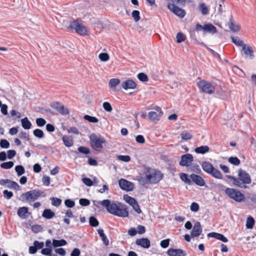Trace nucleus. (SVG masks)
Wrapping results in <instances>:
<instances>
[{
  "mask_svg": "<svg viewBox=\"0 0 256 256\" xmlns=\"http://www.w3.org/2000/svg\"><path fill=\"white\" fill-rule=\"evenodd\" d=\"M98 57L101 61L104 62L108 61L110 58L108 54L105 52L100 53Z\"/></svg>",
  "mask_w": 256,
  "mask_h": 256,
  "instance_id": "obj_58",
  "label": "nucleus"
},
{
  "mask_svg": "<svg viewBox=\"0 0 256 256\" xmlns=\"http://www.w3.org/2000/svg\"><path fill=\"white\" fill-rule=\"evenodd\" d=\"M50 106L56 110L62 115H68L70 114L68 109L64 105H61L60 102H56L50 104Z\"/></svg>",
  "mask_w": 256,
  "mask_h": 256,
  "instance_id": "obj_14",
  "label": "nucleus"
},
{
  "mask_svg": "<svg viewBox=\"0 0 256 256\" xmlns=\"http://www.w3.org/2000/svg\"><path fill=\"white\" fill-rule=\"evenodd\" d=\"M104 110L108 112H111L112 110V106L110 102H104L102 104Z\"/></svg>",
  "mask_w": 256,
  "mask_h": 256,
  "instance_id": "obj_63",
  "label": "nucleus"
},
{
  "mask_svg": "<svg viewBox=\"0 0 256 256\" xmlns=\"http://www.w3.org/2000/svg\"><path fill=\"white\" fill-rule=\"evenodd\" d=\"M15 171L18 176H20L25 172V169L22 165H18L15 166Z\"/></svg>",
  "mask_w": 256,
  "mask_h": 256,
  "instance_id": "obj_36",
  "label": "nucleus"
},
{
  "mask_svg": "<svg viewBox=\"0 0 256 256\" xmlns=\"http://www.w3.org/2000/svg\"><path fill=\"white\" fill-rule=\"evenodd\" d=\"M202 30L203 31L204 34L208 32L210 34H214L217 32L216 28L211 24H206L202 26L200 24L197 23L196 24L194 29L190 30L189 32L190 40L194 44L205 46V44L203 42L198 40L196 34V31Z\"/></svg>",
  "mask_w": 256,
  "mask_h": 256,
  "instance_id": "obj_2",
  "label": "nucleus"
},
{
  "mask_svg": "<svg viewBox=\"0 0 256 256\" xmlns=\"http://www.w3.org/2000/svg\"><path fill=\"white\" fill-rule=\"evenodd\" d=\"M118 184L122 190L130 192L134 190V184L126 180L120 179L118 182Z\"/></svg>",
  "mask_w": 256,
  "mask_h": 256,
  "instance_id": "obj_13",
  "label": "nucleus"
},
{
  "mask_svg": "<svg viewBox=\"0 0 256 256\" xmlns=\"http://www.w3.org/2000/svg\"><path fill=\"white\" fill-rule=\"evenodd\" d=\"M32 230L33 232L37 234L42 231V227L38 224H35L32 226Z\"/></svg>",
  "mask_w": 256,
  "mask_h": 256,
  "instance_id": "obj_56",
  "label": "nucleus"
},
{
  "mask_svg": "<svg viewBox=\"0 0 256 256\" xmlns=\"http://www.w3.org/2000/svg\"><path fill=\"white\" fill-rule=\"evenodd\" d=\"M28 212V208L23 206L20 208L18 210V215L21 218H25L26 217V214Z\"/></svg>",
  "mask_w": 256,
  "mask_h": 256,
  "instance_id": "obj_31",
  "label": "nucleus"
},
{
  "mask_svg": "<svg viewBox=\"0 0 256 256\" xmlns=\"http://www.w3.org/2000/svg\"><path fill=\"white\" fill-rule=\"evenodd\" d=\"M79 24H80L78 22V20H74L70 22L69 26H68V28L72 30H74L76 31Z\"/></svg>",
  "mask_w": 256,
  "mask_h": 256,
  "instance_id": "obj_49",
  "label": "nucleus"
},
{
  "mask_svg": "<svg viewBox=\"0 0 256 256\" xmlns=\"http://www.w3.org/2000/svg\"><path fill=\"white\" fill-rule=\"evenodd\" d=\"M154 111H150L148 113V118L152 121H158L162 116L164 113L162 108L156 106L153 108Z\"/></svg>",
  "mask_w": 256,
  "mask_h": 256,
  "instance_id": "obj_9",
  "label": "nucleus"
},
{
  "mask_svg": "<svg viewBox=\"0 0 256 256\" xmlns=\"http://www.w3.org/2000/svg\"><path fill=\"white\" fill-rule=\"evenodd\" d=\"M50 200L52 201V204L54 206H59L62 202V200L58 198L52 197Z\"/></svg>",
  "mask_w": 256,
  "mask_h": 256,
  "instance_id": "obj_41",
  "label": "nucleus"
},
{
  "mask_svg": "<svg viewBox=\"0 0 256 256\" xmlns=\"http://www.w3.org/2000/svg\"><path fill=\"white\" fill-rule=\"evenodd\" d=\"M10 146L9 142L6 139H2L0 140V147L2 148H8Z\"/></svg>",
  "mask_w": 256,
  "mask_h": 256,
  "instance_id": "obj_50",
  "label": "nucleus"
},
{
  "mask_svg": "<svg viewBox=\"0 0 256 256\" xmlns=\"http://www.w3.org/2000/svg\"><path fill=\"white\" fill-rule=\"evenodd\" d=\"M168 8L176 15L178 16L180 18H183L186 16V12L184 10L180 8L177 6V5H175L173 4H168Z\"/></svg>",
  "mask_w": 256,
  "mask_h": 256,
  "instance_id": "obj_12",
  "label": "nucleus"
},
{
  "mask_svg": "<svg viewBox=\"0 0 256 256\" xmlns=\"http://www.w3.org/2000/svg\"><path fill=\"white\" fill-rule=\"evenodd\" d=\"M182 140H188L192 138V135L188 132L184 131L180 134Z\"/></svg>",
  "mask_w": 256,
  "mask_h": 256,
  "instance_id": "obj_47",
  "label": "nucleus"
},
{
  "mask_svg": "<svg viewBox=\"0 0 256 256\" xmlns=\"http://www.w3.org/2000/svg\"><path fill=\"white\" fill-rule=\"evenodd\" d=\"M144 175V176H137L138 180L140 184H142V186L147 184V180H146V174Z\"/></svg>",
  "mask_w": 256,
  "mask_h": 256,
  "instance_id": "obj_59",
  "label": "nucleus"
},
{
  "mask_svg": "<svg viewBox=\"0 0 256 256\" xmlns=\"http://www.w3.org/2000/svg\"><path fill=\"white\" fill-rule=\"evenodd\" d=\"M54 212L50 209L46 208L43 211L42 216L46 219L50 220L54 216Z\"/></svg>",
  "mask_w": 256,
  "mask_h": 256,
  "instance_id": "obj_28",
  "label": "nucleus"
},
{
  "mask_svg": "<svg viewBox=\"0 0 256 256\" xmlns=\"http://www.w3.org/2000/svg\"><path fill=\"white\" fill-rule=\"evenodd\" d=\"M83 183L88 186H91L93 185L92 180L88 178H82Z\"/></svg>",
  "mask_w": 256,
  "mask_h": 256,
  "instance_id": "obj_62",
  "label": "nucleus"
},
{
  "mask_svg": "<svg viewBox=\"0 0 256 256\" xmlns=\"http://www.w3.org/2000/svg\"><path fill=\"white\" fill-rule=\"evenodd\" d=\"M208 237L215 238L216 239L220 240L224 242H228V239L223 234L216 232H211L208 233Z\"/></svg>",
  "mask_w": 256,
  "mask_h": 256,
  "instance_id": "obj_22",
  "label": "nucleus"
},
{
  "mask_svg": "<svg viewBox=\"0 0 256 256\" xmlns=\"http://www.w3.org/2000/svg\"><path fill=\"white\" fill-rule=\"evenodd\" d=\"M89 224L91 226L96 227L99 225V222L94 216H91L89 218Z\"/></svg>",
  "mask_w": 256,
  "mask_h": 256,
  "instance_id": "obj_38",
  "label": "nucleus"
},
{
  "mask_svg": "<svg viewBox=\"0 0 256 256\" xmlns=\"http://www.w3.org/2000/svg\"><path fill=\"white\" fill-rule=\"evenodd\" d=\"M194 158L192 154H184L182 156L179 164L182 166H188L192 162Z\"/></svg>",
  "mask_w": 256,
  "mask_h": 256,
  "instance_id": "obj_15",
  "label": "nucleus"
},
{
  "mask_svg": "<svg viewBox=\"0 0 256 256\" xmlns=\"http://www.w3.org/2000/svg\"><path fill=\"white\" fill-rule=\"evenodd\" d=\"M238 176L244 185L250 184L252 182L250 174L242 168L240 169L238 172Z\"/></svg>",
  "mask_w": 256,
  "mask_h": 256,
  "instance_id": "obj_11",
  "label": "nucleus"
},
{
  "mask_svg": "<svg viewBox=\"0 0 256 256\" xmlns=\"http://www.w3.org/2000/svg\"><path fill=\"white\" fill-rule=\"evenodd\" d=\"M36 126L38 127L44 126L46 124V120L43 118H37L36 120Z\"/></svg>",
  "mask_w": 256,
  "mask_h": 256,
  "instance_id": "obj_53",
  "label": "nucleus"
},
{
  "mask_svg": "<svg viewBox=\"0 0 256 256\" xmlns=\"http://www.w3.org/2000/svg\"><path fill=\"white\" fill-rule=\"evenodd\" d=\"M200 208L198 204L196 202H192L191 204L190 209L192 212H197Z\"/></svg>",
  "mask_w": 256,
  "mask_h": 256,
  "instance_id": "obj_64",
  "label": "nucleus"
},
{
  "mask_svg": "<svg viewBox=\"0 0 256 256\" xmlns=\"http://www.w3.org/2000/svg\"><path fill=\"white\" fill-rule=\"evenodd\" d=\"M101 205L104 206L106 210L110 214L122 218H127L128 216L129 212L128 207L126 205L118 202L116 204L114 201L110 200H104L102 201H98Z\"/></svg>",
  "mask_w": 256,
  "mask_h": 256,
  "instance_id": "obj_1",
  "label": "nucleus"
},
{
  "mask_svg": "<svg viewBox=\"0 0 256 256\" xmlns=\"http://www.w3.org/2000/svg\"><path fill=\"white\" fill-rule=\"evenodd\" d=\"M191 170L196 172V174H200L202 171L200 168V166L197 164H194L191 166Z\"/></svg>",
  "mask_w": 256,
  "mask_h": 256,
  "instance_id": "obj_61",
  "label": "nucleus"
},
{
  "mask_svg": "<svg viewBox=\"0 0 256 256\" xmlns=\"http://www.w3.org/2000/svg\"><path fill=\"white\" fill-rule=\"evenodd\" d=\"M198 86L203 92L210 94L214 92V87L210 82L205 80H200L198 83Z\"/></svg>",
  "mask_w": 256,
  "mask_h": 256,
  "instance_id": "obj_8",
  "label": "nucleus"
},
{
  "mask_svg": "<svg viewBox=\"0 0 256 256\" xmlns=\"http://www.w3.org/2000/svg\"><path fill=\"white\" fill-rule=\"evenodd\" d=\"M117 158L118 160L124 162H128L130 160V157L128 155H119Z\"/></svg>",
  "mask_w": 256,
  "mask_h": 256,
  "instance_id": "obj_57",
  "label": "nucleus"
},
{
  "mask_svg": "<svg viewBox=\"0 0 256 256\" xmlns=\"http://www.w3.org/2000/svg\"><path fill=\"white\" fill-rule=\"evenodd\" d=\"M225 193L232 199L238 202H243L245 198V196L240 190L228 188L225 190Z\"/></svg>",
  "mask_w": 256,
  "mask_h": 256,
  "instance_id": "obj_6",
  "label": "nucleus"
},
{
  "mask_svg": "<svg viewBox=\"0 0 256 256\" xmlns=\"http://www.w3.org/2000/svg\"><path fill=\"white\" fill-rule=\"evenodd\" d=\"M176 42L178 43H181L186 39V36L182 32H178L176 36Z\"/></svg>",
  "mask_w": 256,
  "mask_h": 256,
  "instance_id": "obj_46",
  "label": "nucleus"
},
{
  "mask_svg": "<svg viewBox=\"0 0 256 256\" xmlns=\"http://www.w3.org/2000/svg\"><path fill=\"white\" fill-rule=\"evenodd\" d=\"M44 246V242L34 240L33 242V246H30L28 248L29 253L30 254H35L38 250H42Z\"/></svg>",
  "mask_w": 256,
  "mask_h": 256,
  "instance_id": "obj_16",
  "label": "nucleus"
},
{
  "mask_svg": "<svg viewBox=\"0 0 256 256\" xmlns=\"http://www.w3.org/2000/svg\"><path fill=\"white\" fill-rule=\"evenodd\" d=\"M64 204L68 208H72L75 206V202L71 199H66L64 200Z\"/></svg>",
  "mask_w": 256,
  "mask_h": 256,
  "instance_id": "obj_55",
  "label": "nucleus"
},
{
  "mask_svg": "<svg viewBox=\"0 0 256 256\" xmlns=\"http://www.w3.org/2000/svg\"><path fill=\"white\" fill-rule=\"evenodd\" d=\"M0 185L6 186L9 188H12L16 190H20V187L16 182L8 179L0 180Z\"/></svg>",
  "mask_w": 256,
  "mask_h": 256,
  "instance_id": "obj_10",
  "label": "nucleus"
},
{
  "mask_svg": "<svg viewBox=\"0 0 256 256\" xmlns=\"http://www.w3.org/2000/svg\"><path fill=\"white\" fill-rule=\"evenodd\" d=\"M228 161L231 164L234 166H238L240 164V160L236 156H230Z\"/></svg>",
  "mask_w": 256,
  "mask_h": 256,
  "instance_id": "obj_44",
  "label": "nucleus"
},
{
  "mask_svg": "<svg viewBox=\"0 0 256 256\" xmlns=\"http://www.w3.org/2000/svg\"><path fill=\"white\" fill-rule=\"evenodd\" d=\"M76 32L78 34L82 36L86 35L88 34L86 28L84 26L80 24H79L77 29L76 30Z\"/></svg>",
  "mask_w": 256,
  "mask_h": 256,
  "instance_id": "obj_33",
  "label": "nucleus"
},
{
  "mask_svg": "<svg viewBox=\"0 0 256 256\" xmlns=\"http://www.w3.org/2000/svg\"><path fill=\"white\" fill-rule=\"evenodd\" d=\"M146 174L147 184H156L158 183L163 178V174L158 170L146 167L144 172Z\"/></svg>",
  "mask_w": 256,
  "mask_h": 256,
  "instance_id": "obj_3",
  "label": "nucleus"
},
{
  "mask_svg": "<svg viewBox=\"0 0 256 256\" xmlns=\"http://www.w3.org/2000/svg\"><path fill=\"white\" fill-rule=\"evenodd\" d=\"M140 12L138 10H134L132 12V16L134 18L136 22H138L140 19Z\"/></svg>",
  "mask_w": 256,
  "mask_h": 256,
  "instance_id": "obj_52",
  "label": "nucleus"
},
{
  "mask_svg": "<svg viewBox=\"0 0 256 256\" xmlns=\"http://www.w3.org/2000/svg\"><path fill=\"white\" fill-rule=\"evenodd\" d=\"M33 134L34 136L38 138H42L44 136V132L40 128L35 129L33 131Z\"/></svg>",
  "mask_w": 256,
  "mask_h": 256,
  "instance_id": "obj_42",
  "label": "nucleus"
},
{
  "mask_svg": "<svg viewBox=\"0 0 256 256\" xmlns=\"http://www.w3.org/2000/svg\"><path fill=\"white\" fill-rule=\"evenodd\" d=\"M232 42L238 46H243L245 44L238 36H232Z\"/></svg>",
  "mask_w": 256,
  "mask_h": 256,
  "instance_id": "obj_37",
  "label": "nucleus"
},
{
  "mask_svg": "<svg viewBox=\"0 0 256 256\" xmlns=\"http://www.w3.org/2000/svg\"><path fill=\"white\" fill-rule=\"evenodd\" d=\"M124 198L126 202L129 204L131 206H132V204H134V202L136 201L134 198L127 194L124 195Z\"/></svg>",
  "mask_w": 256,
  "mask_h": 256,
  "instance_id": "obj_45",
  "label": "nucleus"
},
{
  "mask_svg": "<svg viewBox=\"0 0 256 256\" xmlns=\"http://www.w3.org/2000/svg\"><path fill=\"white\" fill-rule=\"evenodd\" d=\"M78 150L80 153L84 154H90V152L89 148L86 146H79L78 148Z\"/></svg>",
  "mask_w": 256,
  "mask_h": 256,
  "instance_id": "obj_48",
  "label": "nucleus"
},
{
  "mask_svg": "<svg viewBox=\"0 0 256 256\" xmlns=\"http://www.w3.org/2000/svg\"><path fill=\"white\" fill-rule=\"evenodd\" d=\"M67 244L66 241L64 239L60 240L53 239V247L58 248L66 246Z\"/></svg>",
  "mask_w": 256,
  "mask_h": 256,
  "instance_id": "obj_32",
  "label": "nucleus"
},
{
  "mask_svg": "<svg viewBox=\"0 0 256 256\" xmlns=\"http://www.w3.org/2000/svg\"><path fill=\"white\" fill-rule=\"evenodd\" d=\"M202 228L200 223L199 222H196L191 232V236L192 238L199 236L202 232Z\"/></svg>",
  "mask_w": 256,
  "mask_h": 256,
  "instance_id": "obj_19",
  "label": "nucleus"
},
{
  "mask_svg": "<svg viewBox=\"0 0 256 256\" xmlns=\"http://www.w3.org/2000/svg\"><path fill=\"white\" fill-rule=\"evenodd\" d=\"M44 193L40 190L35 189L26 192L22 194L18 200L22 202H31L37 200L38 198Z\"/></svg>",
  "mask_w": 256,
  "mask_h": 256,
  "instance_id": "obj_5",
  "label": "nucleus"
},
{
  "mask_svg": "<svg viewBox=\"0 0 256 256\" xmlns=\"http://www.w3.org/2000/svg\"><path fill=\"white\" fill-rule=\"evenodd\" d=\"M91 146L94 150H99L102 148V144L106 142L105 139L101 136H98L96 134H92L90 136Z\"/></svg>",
  "mask_w": 256,
  "mask_h": 256,
  "instance_id": "obj_7",
  "label": "nucleus"
},
{
  "mask_svg": "<svg viewBox=\"0 0 256 256\" xmlns=\"http://www.w3.org/2000/svg\"><path fill=\"white\" fill-rule=\"evenodd\" d=\"M210 150V148L208 146H202L198 147H196L194 149V152L199 154H205L208 152Z\"/></svg>",
  "mask_w": 256,
  "mask_h": 256,
  "instance_id": "obj_29",
  "label": "nucleus"
},
{
  "mask_svg": "<svg viewBox=\"0 0 256 256\" xmlns=\"http://www.w3.org/2000/svg\"><path fill=\"white\" fill-rule=\"evenodd\" d=\"M90 200L87 198H80L79 200V204L82 206H86L90 204Z\"/></svg>",
  "mask_w": 256,
  "mask_h": 256,
  "instance_id": "obj_54",
  "label": "nucleus"
},
{
  "mask_svg": "<svg viewBox=\"0 0 256 256\" xmlns=\"http://www.w3.org/2000/svg\"><path fill=\"white\" fill-rule=\"evenodd\" d=\"M122 87L125 90L134 89L136 88V83L131 79H128L123 82L121 84Z\"/></svg>",
  "mask_w": 256,
  "mask_h": 256,
  "instance_id": "obj_21",
  "label": "nucleus"
},
{
  "mask_svg": "<svg viewBox=\"0 0 256 256\" xmlns=\"http://www.w3.org/2000/svg\"><path fill=\"white\" fill-rule=\"evenodd\" d=\"M255 223L254 219L252 216H249L246 221V228L248 229H252Z\"/></svg>",
  "mask_w": 256,
  "mask_h": 256,
  "instance_id": "obj_34",
  "label": "nucleus"
},
{
  "mask_svg": "<svg viewBox=\"0 0 256 256\" xmlns=\"http://www.w3.org/2000/svg\"><path fill=\"white\" fill-rule=\"evenodd\" d=\"M228 24L229 28L233 32H238L240 29V26L234 23L232 15L230 16Z\"/></svg>",
  "mask_w": 256,
  "mask_h": 256,
  "instance_id": "obj_26",
  "label": "nucleus"
},
{
  "mask_svg": "<svg viewBox=\"0 0 256 256\" xmlns=\"http://www.w3.org/2000/svg\"><path fill=\"white\" fill-rule=\"evenodd\" d=\"M190 178L192 180V181L197 186H204V180L201 176L198 174H192L190 175Z\"/></svg>",
  "mask_w": 256,
  "mask_h": 256,
  "instance_id": "obj_20",
  "label": "nucleus"
},
{
  "mask_svg": "<svg viewBox=\"0 0 256 256\" xmlns=\"http://www.w3.org/2000/svg\"><path fill=\"white\" fill-rule=\"evenodd\" d=\"M120 80L118 78H111L108 82L110 88L113 91L118 92H119V90H117L116 87L118 85L120 84Z\"/></svg>",
  "mask_w": 256,
  "mask_h": 256,
  "instance_id": "obj_27",
  "label": "nucleus"
},
{
  "mask_svg": "<svg viewBox=\"0 0 256 256\" xmlns=\"http://www.w3.org/2000/svg\"><path fill=\"white\" fill-rule=\"evenodd\" d=\"M136 244L144 248H148L150 246V242L148 238H142L136 240Z\"/></svg>",
  "mask_w": 256,
  "mask_h": 256,
  "instance_id": "obj_17",
  "label": "nucleus"
},
{
  "mask_svg": "<svg viewBox=\"0 0 256 256\" xmlns=\"http://www.w3.org/2000/svg\"><path fill=\"white\" fill-rule=\"evenodd\" d=\"M14 165V163L13 162L9 161V162H4L2 163L0 165V166L2 168L8 170V169H10L12 168Z\"/></svg>",
  "mask_w": 256,
  "mask_h": 256,
  "instance_id": "obj_40",
  "label": "nucleus"
},
{
  "mask_svg": "<svg viewBox=\"0 0 256 256\" xmlns=\"http://www.w3.org/2000/svg\"><path fill=\"white\" fill-rule=\"evenodd\" d=\"M16 152L15 150H10L7 151V158L9 160L12 159L16 155Z\"/></svg>",
  "mask_w": 256,
  "mask_h": 256,
  "instance_id": "obj_60",
  "label": "nucleus"
},
{
  "mask_svg": "<svg viewBox=\"0 0 256 256\" xmlns=\"http://www.w3.org/2000/svg\"><path fill=\"white\" fill-rule=\"evenodd\" d=\"M137 78L140 82H147L148 80L147 74L144 72H140L138 74Z\"/></svg>",
  "mask_w": 256,
  "mask_h": 256,
  "instance_id": "obj_43",
  "label": "nucleus"
},
{
  "mask_svg": "<svg viewBox=\"0 0 256 256\" xmlns=\"http://www.w3.org/2000/svg\"><path fill=\"white\" fill-rule=\"evenodd\" d=\"M84 118L91 123H97L98 122V119L97 118L90 115H84Z\"/></svg>",
  "mask_w": 256,
  "mask_h": 256,
  "instance_id": "obj_39",
  "label": "nucleus"
},
{
  "mask_svg": "<svg viewBox=\"0 0 256 256\" xmlns=\"http://www.w3.org/2000/svg\"><path fill=\"white\" fill-rule=\"evenodd\" d=\"M203 170L215 178L221 180L222 178V174L217 168L209 162H203L201 164Z\"/></svg>",
  "mask_w": 256,
  "mask_h": 256,
  "instance_id": "obj_4",
  "label": "nucleus"
},
{
  "mask_svg": "<svg viewBox=\"0 0 256 256\" xmlns=\"http://www.w3.org/2000/svg\"><path fill=\"white\" fill-rule=\"evenodd\" d=\"M242 51L245 55L249 56L250 59L254 58V50L250 46L245 44L242 46Z\"/></svg>",
  "mask_w": 256,
  "mask_h": 256,
  "instance_id": "obj_24",
  "label": "nucleus"
},
{
  "mask_svg": "<svg viewBox=\"0 0 256 256\" xmlns=\"http://www.w3.org/2000/svg\"><path fill=\"white\" fill-rule=\"evenodd\" d=\"M64 144L66 147L70 148L74 145L73 138L72 136L64 135L62 137Z\"/></svg>",
  "mask_w": 256,
  "mask_h": 256,
  "instance_id": "obj_25",
  "label": "nucleus"
},
{
  "mask_svg": "<svg viewBox=\"0 0 256 256\" xmlns=\"http://www.w3.org/2000/svg\"><path fill=\"white\" fill-rule=\"evenodd\" d=\"M167 254L170 256H186V252L182 249L170 248L168 250Z\"/></svg>",
  "mask_w": 256,
  "mask_h": 256,
  "instance_id": "obj_18",
  "label": "nucleus"
},
{
  "mask_svg": "<svg viewBox=\"0 0 256 256\" xmlns=\"http://www.w3.org/2000/svg\"><path fill=\"white\" fill-rule=\"evenodd\" d=\"M22 127L25 130H29L31 128L32 124L27 117L21 120Z\"/></svg>",
  "mask_w": 256,
  "mask_h": 256,
  "instance_id": "obj_30",
  "label": "nucleus"
},
{
  "mask_svg": "<svg viewBox=\"0 0 256 256\" xmlns=\"http://www.w3.org/2000/svg\"><path fill=\"white\" fill-rule=\"evenodd\" d=\"M228 179H230L231 180H233V184L238 187H240V188H246V185L244 184V183H242L240 180V178H236L234 176H229L227 175L226 176Z\"/></svg>",
  "mask_w": 256,
  "mask_h": 256,
  "instance_id": "obj_23",
  "label": "nucleus"
},
{
  "mask_svg": "<svg viewBox=\"0 0 256 256\" xmlns=\"http://www.w3.org/2000/svg\"><path fill=\"white\" fill-rule=\"evenodd\" d=\"M200 9L203 15H206L208 12V8L204 3L200 4Z\"/></svg>",
  "mask_w": 256,
  "mask_h": 256,
  "instance_id": "obj_51",
  "label": "nucleus"
},
{
  "mask_svg": "<svg viewBox=\"0 0 256 256\" xmlns=\"http://www.w3.org/2000/svg\"><path fill=\"white\" fill-rule=\"evenodd\" d=\"M180 179L183 182H184L186 184L188 185L192 184V180H190V179L188 177V176L186 174L180 173Z\"/></svg>",
  "mask_w": 256,
  "mask_h": 256,
  "instance_id": "obj_35",
  "label": "nucleus"
}]
</instances>
